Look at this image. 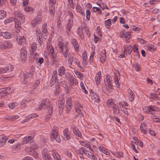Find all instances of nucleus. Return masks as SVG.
<instances>
[{
	"label": "nucleus",
	"mask_w": 160,
	"mask_h": 160,
	"mask_svg": "<svg viewBox=\"0 0 160 160\" xmlns=\"http://www.w3.org/2000/svg\"><path fill=\"white\" fill-rule=\"evenodd\" d=\"M40 80L38 79L35 81V82L33 83L32 86V89H35L40 84Z\"/></svg>",
	"instance_id": "nucleus-50"
},
{
	"label": "nucleus",
	"mask_w": 160,
	"mask_h": 160,
	"mask_svg": "<svg viewBox=\"0 0 160 160\" xmlns=\"http://www.w3.org/2000/svg\"><path fill=\"white\" fill-rule=\"evenodd\" d=\"M58 75L62 76L65 74L66 69L63 66H60L58 69Z\"/></svg>",
	"instance_id": "nucleus-25"
},
{
	"label": "nucleus",
	"mask_w": 160,
	"mask_h": 160,
	"mask_svg": "<svg viewBox=\"0 0 160 160\" xmlns=\"http://www.w3.org/2000/svg\"><path fill=\"white\" fill-rule=\"evenodd\" d=\"M8 139L7 137L3 135L0 136V143L2 144V146L4 145Z\"/></svg>",
	"instance_id": "nucleus-28"
},
{
	"label": "nucleus",
	"mask_w": 160,
	"mask_h": 160,
	"mask_svg": "<svg viewBox=\"0 0 160 160\" xmlns=\"http://www.w3.org/2000/svg\"><path fill=\"white\" fill-rule=\"evenodd\" d=\"M106 83L107 84H112V77L109 75L106 77Z\"/></svg>",
	"instance_id": "nucleus-51"
},
{
	"label": "nucleus",
	"mask_w": 160,
	"mask_h": 160,
	"mask_svg": "<svg viewBox=\"0 0 160 160\" xmlns=\"http://www.w3.org/2000/svg\"><path fill=\"white\" fill-rule=\"evenodd\" d=\"M113 104L112 100V99H109L107 102L106 106L108 107H111L112 106Z\"/></svg>",
	"instance_id": "nucleus-64"
},
{
	"label": "nucleus",
	"mask_w": 160,
	"mask_h": 160,
	"mask_svg": "<svg viewBox=\"0 0 160 160\" xmlns=\"http://www.w3.org/2000/svg\"><path fill=\"white\" fill-rule=\"evenodd\" d=\"M86 152L87 153L86 154H85V155L88 158L93 160H98L97 158L95 156L92 152L89 151L88 150H87Z\"/></svg>",
	"instance_id": "nucleus-23"
},
{
	"label": "nucleus",
	"mask_w": 160,
	"mask_h": 160,
	"mask_svg": "<svg viewBox=\"0 0 160 160\" xmlns=\"http://www.w3.org/2000/svg\"><path fill=\"white\" fill-rule=\"evenodd\" d=\"M48 114L47 115L45 118V120L46 121H48L50 119V118L51 117L53 113V109H52V108L51 107H50V109H48Z\"/></svg>",
	"instance_id": "nucleus-35"
},
{
	"label": "nucleus",
	"mask_w": 160,
	"mask_h": 160,
	"mask_svg": "<svg viewBox=\"0 0 160 160\" xmlns=\"http://www.w3.org/2000/svg\"><path fill=\"white\" fill-rule=\"evenodd\" d=\"M10 88H3V89L4 90H2L1 92V94H5L4 95H6V93H8L10 92L9 90Z\"/></svg>",
	"instance_id": "nucleus-61"
},
{
	"label": "nucleus",
	"mask_w": 160,
	"mask_h": 160,
	"mask_svg": "<svg viewBox=\"0 0 160 160\" xmlns=\"http://www.w3.org/2000/svg\"><path fill=\"white\" fill-rule=\"evenodd\" d=\"M148 50L150 52H153L156 49V47L154 45L150 44L147 47Z\"/></svg>",
	"instance_id": "nucleus-43"
},
{
	"label": "nucleus",
	"mask_w": 160,
	"mask_h": 160,
	"mask_svg": "<svg viewBox=\"0 0 160 160\" xmlns=\"http://www.w3.org/2000/svg\"><path fill=\"white\" fill-rule=\"evenodd\" d=\"M27 116V118H28V119L29 120L31 119H32L34 118L38 117V115L37 114L32 113V114H29Z\"/></svg>",
	"instance_id": "nucleus-55"
},
{
	"label": "nucleus",
	"mask_w": 160,
	"mask_h": 160,
	"mask_svg": "<svg viewBox=\"0 0 160 160\" xmlns=\"http://www.w3.org/2000/svg\"><path fill=\"white\" fill-rule=\"evenodd\" d=\"M91 95V98L95 102H100V100L99 95L97 93L92 92Z\"/></svg>",
	"instance_id": "nucleus-21"
},
{
	"label": "nucleus",
	"mask_w": 160,
	"mask_h": 160,
	"mask_svg": "<svg viewBox=\"0 0 160 160\" xmlns=\"http://www.w3.org/2000/svg\"><path fill=\"white\" fill-rule=\"evenodd\" d=\"M24 150L26 152L30 155L32 153L33 150L31 147H27L25 148Z\"/></svg>",
	"instance_id": "nucleus-49"
},
{
	"label": "nucleus",
	"mask_w": 160,
	"mask_h": 160,
	"mask_svg": "<svg viewBox=\"0 0 160 160\" xmlns=\"http://www.w3.org/2000/svg\"><path fill=\"white\" fill-rule=\"evenodd\" d=\"M113 113L116 115H118L119 113L120 110L117 107L116 104L114 103L113 105Z\"/></svg>",
	"instance_id": "nucleus-38"
},
{
	"label": "nucleus",
	"mask_w": 160,
	"mask_h": 160,
	"mask_svg": "<svg viewBox=\"0 0 160 160\" xmlns=\"http://www.w3.org/2000/svg\"><path fill=\"white\" fill-rule=\"evenodd\" d=\"M133 66L135 67V69L137 71H139L140 70V65L137 62H135L133 64Z\"/></svg>",
	"instance_id": "nucleus-54"
},
{
	"label": "nucleus",
	"mask_w": 160,
	"mask_h": 160,
	"mask_svg": "<svg viewBox=\"0 0 160 160\" xmlns=\"http://www.w3.org/2000/svg\"><path fill=\"white\" fill-rule=\"evenodd\" d=\"M68 64L70 67L72 66L76 67L77 66L79 69L82 70L83 68L81 65L80 61L75 57H73L72 54L69 53L68 55Z\"/></svg>",
	"instance_id": "nucleus-3"
},
{
	"label": "nucleus",
	"mask_w": 160,
	"mask_h": 160,
	"mask_svg": "<svg viewBox=\"0 0 160 160\" xmlns=\"http://www.w3.org/2000/svg\"><path fill=\"white\" fill-rule=\"evenodd\" d=\"M33 138L32 136H28V137H25L22 142V144L23 145L26 144L30 141Z\"/></svg>",
	"instance_id": "nucleus-29"
},
{
	"label": "nucleus",
	"mask_w": 160,
	"mask_h": 160,
	"mask_svg": "<svg viewBox=\"0 0 160 160\" xmlns=\"http://www.w3.org/2000/svg\"><path fill=\"white\" fill-rule=\"evenodd\" d=\"M131 146L133 150H134L136 153H138V151L137 149L136 145L134 143V142L133 141H131Z\"/></svg>",
	"instance_id": "nucleus-59"
},
{
	"label": "nucleus",
	"mask_w": 160,
	"mask_h": 160,
	"mask_svg": "<svg viewBox=\"0 0 160 160\" xmlns=\"http://www.w3.org/2000/svg\"><path fill=\"white\" fill-rule=\"evenodd\" d=\"M74 72L78 78L80 79H83V74L82 73H80L77 70H75Z\"/></svg>",
	"instance_id": "nucleus-48"
},
{
	"label": "nucleus",
	"mask_w": 160,
	"mask_h": 160,
	"mask_svg": "<svg viewBox=\"0 0 160 160\" xmlns=\"http://www.w3.org/2000/svg\"><path fill=\"white\" fill-rule=\"evenodd\" d=\"M74 108L75 110H76L77 109H82L83 108V106L80 103L78 102L75 103V104L74 105Z\"/></svg>",
	"instance_id": "nucleus-53"
},
{
	"label": "nucleus",
	"mask_w": 160,
	"mask_h": 160,
	"mask_svg": "<svg viewBox=\"0 0 160 160\" xmlns=\"http://www.w3.org/2000/svg\"><path fill=\"white\" fill-rule=\"evenodd\" d=\"M55 1H50L49 2L50 13L52 15H53L55 12Z\"/></svg>",
	"instance_id": "nucleus-14"
},
{
	"label": "nucleus",
	"mask_w": 160,
	"mask_h": 160,
	"mask_svg": "<svg viewBox=\"0 0 160 160\" xmlns=\"http://www.w3.org/2000/svg\"><path fill=\"white\" fill-rule=\"evenodd\" d=\"M72 130L74 134L77 136L82 138V136L78 129L76 128L72 127Z\"/></svg>",
	"instance_id": "nucleus-24"
},
{
	"label": "nucleus",
	"mask_w": 160,
	"mask_h": 160,
	"mask_svg": "<svg viewBox=\"0 0 160 160\" xmlns=\"http://www.w3.org/2000/svg\"><path fill=\"white\" fill-rule=\"evenodd\" d=\"M52 79L58 80L57 79V72L56 70H55L53 72Z\"/></svg>",
	"instance_id": "nucleus-58"
},
{
	"label": "nucleus",
	"mask_w": 160,
	"mask_h": 160,
	"mask_svg": "<svg viewBox=\"0 0 160 160\" xmlns=\"http://www.w3.org/2000/svg\"><path fill=\"white\" fill-rule=\"evenodd\" d=\"M131 33L129 32H125V31H122L120 33V37L122 38H126L128 41L131 37Z\"/></svg>",
	"instance_id": "nucleus-15"
},
{
	"label": "nucleus",
	"mask_w": 160,
	"mask_h": 160,
	"mask_svg": "<svg viewBox=\"0 0 160 160\" xmlns=\"http://www.w3.org/2000/svg\"><path fill=\"white\" fill-rule=\"evenodd\" d=\"M104 24L105 27L107 29H109L111 25V21L110 19L104 21Z\"/></svg>",
	"instance_id": "nucleus-37"
},
{
	"label": "nucleus",
	"mask_w": 160,
	"mask_h": 160,
	"mask_svg": "<svg viewBox=\"0 0 160 160\" xmlns=\"http://www.w3.org/2000/svg\"><path fill=\"white\" fill-rule=\"evenodd\" d=\"M58 129L56 126H54L52 130L50 135V139L52 141L55 140L57 142L60 143L61 141L60 136L58 135Z\"/></svg>",
	"instance_id": "nucleus-5"
},
{
	"label": "nucleus",
	"mask_w": 160,
	"mask_h": 160,
	"mask_svg": "<svg viewBox=\"0 0 160 160\" xmlns=\"http://www.w3.org/2000/svg\"><path fill=\"white\" fill-rule=\"evenodd\" d=\"M86 150L84 148H79L78 150V153L79 155H83V154L85 155L87 153Z\"/></svg>",
	"instance_id": "nucleus-41"
},
{
	"label": "nucleus",
	"mask_w": 160,
	"mask_h": 160,
	"mask_svg": "<svg viewBox=\"0 0 160 160\" xmlns=\"http://www.w3.org/2000/svg\"><path fill=\"white\" fill-rule=\"evenodd\" d=\"M128 92L129 93V100L131 102L133 101L134 100L135 97V95L133 92L130 89H128Z\"/></svg>",
	"instance_id": "nucleus-19"
},
{
	"label": "nucleus",
	"mask_w": 160,
	"mask_h": 160,
	"mask_svg": "<svg viewBox=\"0 0 160 160\" xmlns=\"http://www.w3.org/2000/svg\"><path fill=\"white\" fill-rule=\"evenodd\" d=\"M37 48V44L34 42H32L30 46L29 51L32 54L35 52Z\"/></svg>",
	"instance_id": "nucleus-20"
},
{
	"label": "nucleus",
	"mask_w": 160,
	"mask_h": 160,
	"mask_svg": "<svg viewBox=\"0 0 160 160\" xmlns=\"http://www.w3.org/2000/svg\"><path fill=\"white\" fill-rule=\"evenodd\" d=\"M12 44L9 41H6L3 42L0 45V48L1 49H9L12 48Z\"/></svg>",
	"instance_id": "nucleus-9"
},
{
	"label": "nucleus",
	"mask_w": 160,
	"mask_h": 160,
	"mask_svg": "<svg viewBox=\"0 0 160 160\" xmlns=\"http://www.w3.org/2000/svg\"><path fill=\"white\" fill-rule=\"evenodd\" d=\"M18 104V103L16 102L11 103L8 104V106L10 109H12L17 106Z\"/></svg>",
	"instance_id": "nucleus-52"
},
{
	"label": "nucleus",
	"mask_w": 160,
	"mask_h": 160,
	"mask_svg": "<svg viewBox=\"0 0 160 160\" xmlns=\"http://www.w3.org/2000/svg\"><path fill=\"white\" fill-rule=\"evenodd\" d=\"M13 67L11 64L5 67H0V74L10 72L13 70Z\"/></svg>",
	"instance_id": "nucleus-7"
},
{
	"label": "nucleus",
	"mask_w": 160,
	"mask_h": 160,
	"mask_svg": "<svg viewBox=\"0 0 160 160\" xmlns=\"http://www.w3.org/2000/svg\"><path fill=\"white\" fill-rule=\"evenodd\" d=\"M106 51L105 49L102 50L100 56V58L102 63L104 62L106 60Z\"/></svg>",
	"instance_id": "nucleus-17"
},
{
	"label": "nucleus",
	"mask_w": 160,
	"mask_h": 160,
	"mask_svg": "<svg viewBox=\"0 0 160 160\" xmlns=\"http://www.w3.org/2000/svg\"><path fill=\"white\" fill-rule=\"evenodd\" d=\"M64 138L67 140H69L71 138L70 132L68 131V129L65 128L63 131Z\"/></svg>",
	"instance_id": "nucleus-16"
},
{
	"label": "nucleus",
	"mask_w": 160,
	"mask_h": 160,
	"mask_svg": "<svg viewBox=\"0 0 160 160\" xmlns=\"http://www.w3.org/2000/svg\"><path fill=\"white\" fill-rule=\"evenodd\" d=\"M42 20V16L40 15H38L32 21L31 23L32 26L34 27L36 25L41 24Z\"/></svg>",
	"instance_id": "nucleus-8"
},
{
	"label": "nucleus",
	"mask_w": 160,
	"mask_h": 160,
	"mask_svg": "<svg viewBox=\"0 0 160 160\" xmlns=\"http://www.w3.org/2000/svg\"><path fill=\"white\" fill-rule=\"evenodd\" d=\"M57 44L60 53L63 55L64 58H67L69 54V43L67 42H64L62 40H59Z\"/></svg>",
	"instance_id": "nucleus-2"
},
{
	"label": "nucleus",
	"mask_w": 160,
	"mask_h": 160,
	"mask_svg": "<svg viewBox=\"0 0 160 160\" xmlns=\"http://www.w3.org/2000/svg\"><path fill=\"white\" fill-rule=\"evenodd\" d=\"M71 42L73 46L75 51L78 52L79 51V45L76 40L73 38L71 39Z\"/></svg>",
	"instance_id": "nucleus-18"
},
{
	"label": "nucleus",
	"mask_w": 160,
	"mask_h": 160,
	"mask_svg": "<svg viewBox=\"0 0 160 160\" xmlns=\"http://www.w3.org/2000/svg\"><path fill=\"white\" fill-rule=\"evenodd\" d=\"M77 32L78 36L81 39H84V37L82 29L78 28L77 30Z\"/></svg>",
	"instance_id": "nucleus-31"
},
{
	"label": "nucleus",
	"mask_w": 160,
	"mask_h": 160,
	"mask_svg": "<svg viewBox=\"0 0 160 160\" xmlns=\"http://www.w3.org/2000/svg\"><path fill=\"white\" fill-rule=\"evenodd\" d=\"M30 147L32 148L33 150L34 149H36L38 148V146L34 142H32L30 144Z\"/></svg>",
	"instance_id": "nucleus-62"
},
{
	"label": "nucleus",
	"mask_w": 160,
	"mask_h": 160,
	"mask_svg": "<svg viewBox=\"0 0 160 160\" xmlns=\"http://www.w3.org/2000/svg\"><path fill=\"white\" fill-rule=\"evenodd\" d=\"M2 36H3L4 38L8 39L10 38L11 37L12 35L9 32H2Z\"/></svg>",
	"instance_id": "nucleus-36"
},
{
	"label": "nucleus",
	"mask_w": 160,
	"mask_h": 160,
	"mask_svg": "<svg viewBox=\"0 0 160 160\" xmlns=\"http://www.w3.org/2000/svg\"><path fill=\"white\" fill-rule=\"evenodd\" d=\"M67 79L73 85H77L78 84V82L77 80L74 78L71 74L69 73H66V74Z\"/></svg>",
	"instance_id": "nucleus-11"
},
{
	"label": "nucleus",
	"mask_w": 160,
	"mask_h": 160,
	"mask_svg": "<svg viewBox=\"0 0 160 160\" xmlns=\"http://www.w3.org/2000/svg\"><path fill=\"white\" fill-rule=\"evenodd\" d=\"M31 70L27 73L26 75L27 78L32 77L33 74L35 70L33 66H32L31 68Z\"/></svg>",
	"instance_id": "nucleus-33"
},
{
	"label": "nucleus",
	"mask_w": 160,
	"mask_h": 160,
	"mask_svg": "<svg viewBox=\"0 0 160 160\" xmlns=\"http://www.w3.org/2000/svg\"><path fill=\"white\" fill-rule=\"evenodd\" d=\"M48 150L46 148H44L42 151V154L43 157H46L48 158L49 157V154L47 153Z\"/></svg>",
	"instance_id": "nucleus-47"
},
{
	"label": "nucleus",
	"mask_w": 160,
	"mask_h": 160,
	"mask_svg": "<svg viewBox=\"0 0 160 160\" xmlns=\"http://www.w3.org/2000/svg\"><path fill=\"white\" fill-rule=\"evenodd\" d=\"M6 15L7 13L6 11L3 10H0V20L4 18Z\"/></svg>",
	"instance_id": "nucleus-44"
},
{
	"label": "nucleus",
	"mask_w": 160,
	"mask_h": 160,
	"mask_svg": "<svg viewBox=\"0 0 160 160\" xmlns=\"http://www.w3.org/2000/svg\"><path fill=\"white\" fill-rule=\"evenodd\" d=\"M15 17L14 21L15 23V27L19 29V32H14L13 35L16 39L18 44L22 45L25 43L26 39L24 37V33L20 31L21 28V24L24 22L25 17L19 11H15L13 12Z\"/></svg>",
	"instance_id": "nucleus-1"
},
{
	"label": "nucleus",
	"mask_w": 160,
	"mask_h": 160,
	"mask_svg": "<svg viewBox=\"0 0 160 160\" xmlns=\"http://www.w3.org/2000/svg\"><path fill=\"white\" fill-rule=\"evenodd\" d=\"M68 22L67 25V29L69 31H70L71 28L73 26V20L69 19L68 20Z\"/></svg>",
	"instance_id": "nucleus-40"
},
{
	"label": "nucleus",
	"mask_w": 160,
	"mask_h": 160,
	"mask_svg": "<svg viewBox=\"0 0 160 160\" xmlns=\"http://www.w3.org/2000/svg\"><path fill=\"white\" fill-rule=\"evenodd\" d=\"M83 110L82 109H77L75 110V111L77 114V116L80 118H81L83 116V114L82 112Z\"/></svg>",
	"instance_id": "nucleus-42"
},
{
	"label": "nucleus",
	"mask_w": 160,
	"mask_h": 160,
	"mask_svg": "<svg viewBox=\"0 0 160 160\" xmlns=\"http://www.w3.org/2000/svg\"><path fill=\"white\" fill-rule=\"evenodd\" d=\"M76 9L77 12L81 14L82 15L84 16H85V12L81 6L77 5L76 7Z\"/></svg>",
	"instance_id": "nucleus-30"
},
{
	"label": "nucleus",
	"mask_w": 160,
	"mask_h": 160,
	"mask_svg": "<svg viewBox=\"0 0 160 160\" xmlns=\"http://www.w3.org/2000/svg\"><path fill=\"white\" fill-rule=\"evenodd\" d=\"M52 154L55 160H61V158L57 152L52 153Z\"/></svg>",
	"instance_id": "nucleus-46"
},
{
	"label": "nucleus",
	"mask_w": 160,
	"mask_h": 160,
	"mask_svg": "<svg viewBox=\"0 0 160 160\" xmlns=\"http://www.w3.org/2000/svg\"><path fill=\"white\" fill-rule=\"evenodd\" d=\"M122 111L123 112V113L126 115L127 116L129 115V113L128 112V109L126 108H122L121 109Z\"/></svg>",
	"instance_id": "nucleus-63"
},
{
	"label": "nucleus",
	"mask_w": 160,
	"mask_h": 160,
	"mask_svg": "<svg viewBox=\"0 0 160 160\" xmlns=\"http://www.w3.org/2000/svg\"><path fill=\"white\" fill-rule=\"evenodd\" d=\"M79 142L81 145L86 147L90 150H91V145L88 143L87 142L85 141H80Z\"/></svg>",
	"instance_id": "nucleus-39"
},
{
	"label": "nucleus",
	"mask_w": 160,
	"mask_h": 160,
	"mask_svg": "<svg viewBox=\"0 0 160 160\" xmlns=\"http://www.w3.org/2000/svg\"><path fill=\"white\" fill-rule=\"evenodd\" d=\"M25 11L27 12H31L32 13L34 12L33 9L32 8L30 7H26L24 8Z\"/></svg>",
	"instance_id": "nucleus-60"
},
{
	"label": "nucleus",
	"mask_w": 160,
	"mask_h": 160,
	"mask_svg": "<svg viewBox=\"0 0 160 160\" xmlns=\"http://www.w3.org/2000/svg\"><path fill=\"white\" fill-rule=\"evenodd\" d=\"M20 58L22 61L25 62L26 60L27 52L25 47H23L21 49Z\"/></svg>",
	"instance_id": "nucleus-12"
},
{
	"label": "nucleus",
	"mask_w": 160,
	"mask_h": 160,
	"mask_svg": "<svg viewBox=\"0 0 160 160\" xmlns=\"http://www.w3.org/2000/svg\"><path fill=\"white\" fill-rule=\"evenodd\" d=\"M72 105V98L71 97L68 98L66 101V113L68 114L69 113L71 108V106Z\"/></svg>",
	"instance_id": "nucleus-13"
},
{
	"label": "nucleus",
	"mask_w": 160,
	"mask_h": 160,
	"mask_svg": "<svg viewBox=\"0 0 160 160\" xmlns=\"http://www.w3.org/2000/svg\"><path fill=\"white\" fill-rule=\"evenodd\" d=\"M118 77H119V79H120V76L119 75L118 76L116 74H115L114 78V82L116 86V87L118 88H119L120 86V84L119 82Z\"/></svg>",
	"instance_id": "nucleus-27"
},
{
	"label": "nucleus",
	"mask_w": 160,
	"mask_h": 160,
	"mask_svg": "<svg viewBox=\"0 0 160 160\" xmlns=\"http://www.w3.org/2000/svg\"><path fill=\"white\" fill-rule=\"evenodd\" d=\"M35 62L40 67L41 64L44 62V59L42 58H35Z\"/></svg>",
	"instance_id": "nucleus-32"
},
{
	"label": "nucleus",
	"mask_w": 160,
	"mask_h": 160,
	"mask_svg": "<svg viewBox=\"0 0 160 160\" xmlns=\"http://www.w3.org/2000/svg\"><path fill=\"white\" fill-rule=\"evenodd\" d=\"M143 112L146 114H153L158 110V108L154 105H150L144 107L142 109Z\"/></svg>",
	"instance_id": "nucleus-6"
},
{
	"label": "nucleus",
	"mask_w": 160,
	"mask_h": 160,
	"mask_svg": "<svg viewBox=\"0 0 160 160\" xmlns=\"http://www.w3.org/2000/svg\"><path fill=\"white\" fill-rule=\"evenodd\" d=\"M51 107L53 109V106L51 104L50 100L48 99H46L43 100L38 105V109L39 110H42L48 108V109H50Z\"/></svg>",
	"instance_id": "nucleus-4"
},
{
	"label": "nucleus",
	"mask_w": 160,
	"mask_h": 160,
	"mask_svg": "<svg viewBox=\"0 0 160 160\" xmlns=\"http://www.w3.org/2000/svg\"><path fill=\"white\" fill-rule=\"evenodd\" d=\"M119 104L121 109L125 108L124 106H128V104L125 102H120L119 103Z\"/></svg>",
	"instance_id": "nucleus-56"
},
{
	"label": "nucleus",
	"mask_w": 160,
	"mask_h": 160,
	"mask_svg": "<svg viewBox=\"0 0 160 160\" xmlns=\"http://www.w3.org/2000/svg\"><path fill=\"white\" fill-rule=\"evenodd\" d=\"M106 88L110 92H112L113 89V86L112 84L107 85L106 84Z\"/></svg>",
	"instance_id": "nucleus-57"
},
{
	"label": "nucleus",
	"mask_w": 160,
	"mask_h": 160,
	"mask_svg": "<svg viewBox=\"0 0 160 160\" xmlns=\"http://www.w3.org/2000/svg\"><path fill=\"white\" fill-rule=\"evenodd\" d=\"M65 103V100L63 97L60 98L58 101V103L59 105V107L60 108V110H62L64 108L63 107H62V105Z\"/></svg>",
	"instance_id": "nucleus-34"
},
{
	"label": "nucleus",
	"mask_w": 160,
	"mask_h": 160,
	"mask_svg": "<svg viewBox=\"0 0 160 160\" xmlns=\"http://www.w3.org/2000/svg\"><path fill=\"white\" fill-rule=\"evenodd\" d=\"M101 71H99L96 75L95 78V81L97 85L99 84L101 82Z\"/></svg>",
	"instance_id": "nucleus-22"
},
{
	"label": "nucleus",
	"mask_w": 160,
	"mask_h": 160,
	"mask_svg": "<svg viewBox=\"0 0 160 160\" xmlns=\"http://www.w3.org/2000/svg\"><path fill=\"white\" fill-rule=\"evenodd\" d=\"M140 130L142 132L145 134H147V128L144 122H142L141 123L140 126Z\"/></svg>",
	"instance_id": "nucleus-26"
},
{
	"label": "nucleus",
	"mask_w": 160,
	"mask_h": 160,
	"mask_svg": "<svg viewBox=\"0 0 160 160\" xmlns=\"http://www.w3.org/2000/svg\"><path fill=\"white\" fill-rule=\"evenodd\" d=\"M47 25L46 23H44L42 25V32L46 35L48 34L47 32Z\"/></svg>",
	"instance_id": "nucleus-45"
},
{
	"label": "nucleus",
	"mask_w": 160,
	"mask_h": 160,
	"mask_svg": "<svg viewBox=\"0 0 160 160\" xmlns=\"http://www.w3.org/2000/svg\"><path fill=\"white\" fill-rule=\"evenodd\" d=\"M58 81L56 80H53L51 79L50 82V84L51 87L54 84H55V91L54 92V94L56 95H57L59 91L60 86L59 84L57 81Z\"/></svg>",
	"instance_id": "nucleus-10"
}]
</instances>
